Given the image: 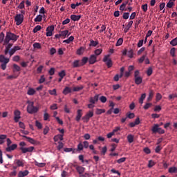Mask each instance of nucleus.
Wrapping results in <instances>:
<instances>
[{
    "label": "nucleus",
    "mask_w": 177,
    "mask_h": 177,
    "mask_svg": "<svg viewBox=\"0 0 177 177\" xmlns=\"http://www.w3.org/2000/svg\"><path fill=\"white\" fill-rule=\"evenodd\" d=\"M19 39V36L12 33L10 32H7L6 38L4 39L3 45H8L10 41H16Z\"/></svg>",
    "instance_id": "1"
},
{
    "label": "nucleus",
    "mask_w": 177,
    "mask_h": 177,
    "mask_svg": "<svg viewBox=\"0 0 177 177\" xmlns=\"http://www.w3.org/2000/svg\"><path fill=\"white\" fill-rule=\"evenodd\" d=\"M27 111L29 114H35L38 113V107L34 106V102L28 101Z\"/></svg>",
    "instance_id": "2"
},
{
    "label": "nucleus",
    "mask_w": 177,
    "mask_h": 177,
    "mask_svg": "<svg viewBox=\"0 0 177 177\" xmlns=\"http://www.w3.org/2000/svg\"><path fill=\"white\" fill-rule=\"evenodd\" d=\"M21 14H17L15 17L17 26H20L23 21H24V10L21 11Z\"/></svg>",
    "instance_id": "3"
},
{
    "label": "nucleus",
    "mask_w": 177,
    "mask_h": 177,
    "mask_svg": "<svg viewBox=\"0 0 177 177\" xmlns=\"http://www.w3.org/2000/svg\"><path fill=\"white\" fill-rule=\"evenodd\" d=\"M134 82L136 85H140L143 82V78L140 77V72L139 70H136L134 72Z\"/></svg>",
    "instance_id": "4"
},
{
    "label": "nucleus",
    "mask_w": 177,
    "mask_h": 177,
    "mask_svg": "<svg viewBox=\"0 0 177 177\" xmlns=\"http://www.w3.org/2000/svg\"><path fill=\"white\" fill-rule=\"evenodd\" d=\"M151 131L153 133H159V135H162L165 133V130L160 128V125H158V124H153Z\"/></svg>",
    "instance_id": "5"
},
{
    "label": "nucleus",
    "mask_w": 177,
    "mask_h": 177,
    "mask_svg": "<svg viewBox=\"0 0 177 177\" xmlns=\"http://www.w3.org/2000/svg\"><path fill=\"white\" fill-rule=\"evenodd\" d=\"M9 60V58H6L5 55H0V63H3L1 65V70H6V64H8Z\"/></svg>",
    "instance_id": "6"
},
{
    "label": "nucleus",
    "mask_w": 177,
    "mask_h": 177,
    "mask_svg": "<svg viewBox=\"0 0 177 177\" xmlns=\"http://www.w3.org/2000/svg\"><path fill=\"white\" fill-rule=\"evenodd\" d=\"M103 62L106 63L108 68L113 67V61L110 58V55H105Z\"/></svg>",
    "instance_id": "7"
},
{
    "label": "nucleus",
    "mask_w": 177,
    "mask_h": 177,
    "mask_svg": "<svg viewBox=\"0 0 177 177\" xmlns=\"http://www.w3.org/2000/svg\"><path fill=\"white\" fill-rule=\"evenodd\" d=\"M19 149L24 154H25V153H32V151H34V147H30L28 148L20 147Z\"/></svg>",
    "instance_id": "8"
},
{
    "label": "nucleus",
    "mask_w": 177,
    "mask_h": 177,
    "mask_svg": "<svg viewBox=\"0 0 177 177\" xmlns=\"http://www.w3.org/2000/svg\"><path fill=\"white\" fill-rule=\"evenodd\" d=\"M20 136H21L22 138H25V139H27L28 142H29V143H31V145H39V142H37L33 138H31L30 137H27L26 136L20 135Z\"/></svg>",
    "instance_id": "9"
},
{
    "label": "nucleus",
    "mask_w": 177,
    "mask_h": 177,
    "mask_svg": "<svg viewBox=\"0 0 177 177\" xmlns=\"http://www.w3.org/2000/svg\"><path fill=\"white\" fill-rule=\"evenodd\" d=\"M55 30V26H48L47 28H46V37H52L53 35V31Z\"/></svg>",
    "instance_id": "10"
},
{
    "label": "nucleus",
    "mask_w": 177,
    "mask_h": 177,
    "mask_svg": "<svg viewBox=\"0 0 177 177\" xmlns=\"http://www.w3.org/2000/svg\"><path fill=\"white\" fill-rule=\"evenodd\" d=\"M20 114H21V112L19 110H15V112H14V120L15 121V122H19V120L20 118H21V117H20Z\"/></svg>",
    "instance_id": "11"
},
{
    "label": "nucleus",
    "mask_w": 177,
    "mask_h": 177,
    "mask_svg": "<svg viewBox=\"0 0 177 177\" xmlns=\"http://www.w3.org/2000/svg\"><path fill=\"white\" fill-rule=\"evenodd\" d=\"M97 57H96V55H91L88 59L89 64H95V63H96V62H97Z\"/></svg>",
    "instance_id": "12"
},
{
    "label": "nucleus",
    "mask_w": 177,
    "mask_h": 177,
    "mask_svg": "<svg viewBox=\"0 0 177 177\" xmlns=\"http://www.w3.org/2000/svg\"><path fill=\"white\" fill-rule=\"evenodd\" d=\"M17 149V144H12V145H10L9 147H7L6 148V151L10 152L13 151V150H16Z\"/></svg>",
    "instance_id": "13"
},
{
    "label": "nucleus",
    "mask_w": 177,
    "mask_h": 177,
    "mask_svg": "<svg viewBox=\"0 0 177 177\" xmlns=\"http://www.w3.org/2000/svg\"><path fill=\"white\" fill-rule=\"evenodd\" d=\"M82 117V109H78L77 111V116L75 118V120L77 122H80Z\"/></svg>",
    "instance_id": "14"
},
{
    "label": "nucleus",
    "mask_w": 177,
    "mask_h": 177,
    "mask_svg": "<svg viewBox=\"0 0 177 177\" xmlns=\"http://www.w3.org/2000/svg\"><path fill=\"white\" fill-rule=\"evenodd\" d=\"M98 100H99V95L97 94L94 96V97H91L90 100H89V102L92 104H95V103H96V102H98Z\"/></svg>",
    "instance_id": "15"
},
{
    "label": "nucleus",
    "mask_w": 177,
    "mask_h": 177,
    "mask_svg": "<svg viewBox=\"0 0 177 177\" xmlns=\"http://www.w3.org/2000/svg\"><path fill=\"white\" fill-rule=\"evenodd\" d=\"M73 92V90L71 87L66 86L64 89L62 91L63 95H68V93H71Z\"/></svg>",
    "instance_id": "16"
},
{
    "label": "nucleus",
    "mask_w": 177,
    "mask_h": 177,
    "mask_svg": "<svg viewBox=\"0 0 177 177\" xmlns=\"http://www.w3.org/2000/svg\"><path fill=\"white\" fill-rule=\"evenodd\" d=\"M76 171L80 175H82V174L85 172V167H83L82 166H77L76 167Z\"/></svg>",
    "instance_id": "17"
},
{
    "label": "nucleus",
    "mask_w": 177,
    "mask_h": 177,
    "mask_svg": "<svg viewBox=\"0 0 177 177\" xmlns=\"http://www.w3.org/2000/svg\"><path fill=\"white\" fill-rule=\"evenodd\" d=\"M13 46V44H8L7 46H6V49L4 50V55H8L9 53V51L10 50V48Z\"/></svg>",
    "instance_id": "18"
},
{
    "label": "nucleus",
    "mask_w": 177,
    "mask_h": 177,
    "mask_svg": "<svg viewBox=\"0 0 177 177\" xmlns=\"http://www.w3.org/2000/svg\"><path fill=\"white\" fill-rule=\"evenodd\" d=\"M71 19L73 21H78V20H80V19H81V15H72L71 16Z\"/></svg>",
    "instance_id": "19"
},
{
    "label": "nucleus",
    "mask_w": 177,
    "mask_h": 177,
    "mask_svg": "<svg viewBox=\"0 0 177 177\" xmlns=\"http://www.w3.org/2000/svg\"><path fill=\"white\" fill-rule=\"evenodd\" d=\"M59 140H63V134H58L54 137V142H58Z\"/></svg>",
    "instance_id": "20"
},
{
    "label": "nucleus",
    "mask_w": 177,
    "mask_h": 177,
    "mask_svg": "<svg viewBox=\"0 0 177 177\" xmlns=\"http://www.w3.org/2000/svg\"><path fill=\"white\" fill-rule=\"evenodd\" d=\"M84 50H85V48L84 47H80L77 50L76 55L81 56V55H83Z\"/></svg>",
    "instance_id": "21"
},
{
    "label": "nucleus",
    "mask_w": 177,
    "mask_h": 177,
    "mask_svg": "<svg viewBox=\"0 0 177 177\" xmlns=\"http://www.w3.org/2000/svg\"><path fill=\"white\" fill-rule=\"evenodd\" d=\"M169 174H177V167H171L169 168Z\"/></svg>",
    "instance_id": "22"
},
{
    "label": "nucleus",
    "mask_w": 177,
    "mask_h": 177,
    "mask_svg": "<svg viewBox=\"0 0 177 177\" xmlns=\"http://www.w3.org/2000/svg\"><path fill=\"white\" fill-rule=\"evenodd\" d=\"M82 66V65H81V63L80 64V60H75L73 63V67H74V68L77 67H81Z\"/></svg>",
    "instance_id": "23"
},
{
    "label": "nucleus",
    "mask_w": 177,
    "mask_h": 177,
    "mask_svg": "<svg viewBox=\"0 0 177 177\" xmlns=\"http://www.w3.org/2000/svg\"><path fill=\"white\" fill-rule=\"evenodd\" d=\"M134 138H135V136L133 135L129 134L127 136V140H128L129 143H133Z\"/></svg>",
    "instance_id": "24"
},
{
    "label": "nucleus",
    "mask_w": 177,
    "mask_h": 177,
    "mask_svg": "<svg viewBox=\"0 0 177 177\" xmlns=\"http://www.w3.org/2000/svg\"><path fill=\"white\" fill-rule=\"evenodd\" d=\"M153 96H154V92L153 91V90H150L149 97L147 98L148 102H151V100L153 99Z\"/></svg>",
    "instance_id": "25"
},
{
    "label": "nucleus",
    "mask_w": 177,
    "mask_h": 177,
    "mask_svg": "<svg viewBox=\"0 0 177 177\" xmlns=\"http://www.w3.org/2000/svg\"><path fill=\"white\" fill-rule=\"evenodd\" d=\"M103 113H106V109H96L95 114H97V115H100V114H103Z\"/></svg>",
    "instance_id": "26"
},
{
    "label": "nucleus",
    "mask_w": 177,
    "mask_h": 177,
    "mask_svg": "<svg viewBox=\"0 0 177 177\" xmlns=\"http://www.w3.org/2000/svg\"><path fill=\"white\" fill-rule=\"evenodd\" d=\"M35 89L32 88H30L28 90L27 93L30 95V96H32V95H35Z\"/></svg>",
    "instance_id": "27"
},
{
    "label": "nucleus",
    "mask_w": 177,
    "mask_h": 177,
    "mask_svg": "<svg viewBox=\"0 0 177 177\" xmlns=\"http://www.w3.org/2000/svg\"><path fill=\"white\" fill-rule=\"evenodd\" d=\"M82 89H84V86H76V87H73V91L80 92V91H82Z\"/></svg>",
    "instance_id": "28"
},
{
    "label": "nucleus",
    "mask_w": 177,
    "mask_h": 177,
    "mask_svg": "<svg viewBox=\"0 0 177 177\" xmlns=\"http://www.w3.org/2000/svg\"><path fill=\"white\" fill-rule=\"evenodd\" d=\"M145 99H146V93L141 95V97L139 99V103H140V104H143V100H145Z\"/></svg>",
    "instance_id": "29"
},
{
    "label": "nucleus",
    "mask_w": 177,
    "mask_h": 177,
    "mask_svg": "<svg viewBox=\"0 0 177 177\" xmlns=\"http://www.w3.org/2000/svg\"><path fill=\"white\" fill-rule=\"evenodd\" d=\"M88 60H89L88 57H83L82 59V62L80 63L81 66H85V64L88 63Z\"/></svg>",
    "instance_id": "30"
},
{
    "label": "nucleus",
    "mask_w": 177,
    "mask_h": 177,
    "mask_svg": "<svg viewBox=\"0 0 177 177\" xmlns=\"http://www.w3.org/2000/svg\"><path fill=\"white\" fill-rule=\"evenodd\" d=\"M73 41H74V37L71 36L68 39H67L66 40H64V42L65 44H70L71 42H73Z\"/></svg>",
    "instance_id": "31"
},
{
    "label": "nucleus",
    "mask_w": 177,
    "mask_h": 177,
    "mask_svg": "<svg viewBox=\"0 0 177 177\" xmlns=\"http://www.w3.org/2000/svg\"><path fill=\"white\" fill-rule=\"evenodd\" d=\"M48 93H49L50 95H53V96H57V91H56V88H54V89H53V90H49V91H48Z\"/></svg>",
    "instance_id": "32"
},
{
    "label": "nucleus",
    "mask_w": 177,
    "mask_h": 177,
    "mask_svg": "<svg viewBox=\"0 0 177 177\" xmlns=\"http://www.w3.org/2000/svg\"><path fill=\"white\" fill-rule=\"evenodd\" d=\"M99 45V41L91 40L89 46H97Z\"/></svg>",
    "instance_id": "33"
},
{
    "label": "nucleus",
    "mask_w": 177,
    "mask_h": 177,
    "mask_svg": "<svg viewBox=\"0 0 177 177\" xmlns=\"http://www.w3.org/2000/svg\"><path fill=\"white\" fill-rule=\"evenodd\" d=\"M58 75L61 78H64L66 77V71L63 70L58 73Z\"/></svg>",
    "instance_id": "34"
},
{
    "label": "nucleus",
    "mask_w": 177,
    "mask_h": 177,
    "mask_svg": "<svg viewBox=\"0 0 177 177\" xmlns=\"http://www.w3.org/2000/svg\"><path fill=\"white\" fill-rule=\"evenodd\" d=\"M82 150H84V145H82V142H80L77 145V151H81Z\"/></svg>",
    "instance_id": "35"
},
{
    "label": "nucleus",
    "mask_w": 177,
    "mask_h": 177,
    "mask_svg": "<svg viewBox=\"0 0 177 177\" xmlns=\"http://www.w3.org/2000/svg\"><path fill=\"white\" fill-rule=\"evenodd\" d=\"M13 67H14L13 73H15V71H20L21 70L20 66H19V65L16 64H13Z\"/></svg>",
    "instance_id": "36"
},
{
    "label": "nucleus",
    "mask_w": 177,
    "mask_h": 177,
    "mask_svg": "<svg viewBox=\"0 0 177 177\" xmlns=\"http://www.w3.org/2000/svg\"><path fill=\"white\" fill-rule=\"evenodd\" d=\"M127 118H130V120H132V118H135V113H127Z\"/></svg>",
    "instance_id": "37"
},
{
    "label": "nucleus",
    "mask_w": 177,
    "mask_h": 177,
    "mask_svg": "<svg viewBox=\"0 0 177 177\" xmlns=\"http://www.w3.org/2000/svg\"><path fill=\"white\" fill-rule=\"evenodd\" d=\"M127 56L130 59H132V57H133V50L131 49L130 50H129L127 53Z\"/></svg>",
    "instance_id": "38"
},
{
    "label": "nucleus",
    "mask_w": 177,
    "mask_h": 177,
    "mask_svg": "<svg viewBox=\"0 0 177 177\" xmlns=\"http://www.w3.org/2000/svg\"><path fill=\"white\" fill-rule=\"evenodd\" d=\"M35 165H37V167H39V168H43V167H45V165H46V163H39L35 161Z\"/></svg>",
    "instance_id": "39"
},
{
    "label": "nucleus",
    "mask_w": 177,
    "mask_h": 177,
    "mask_svg": "<svg viewBox=\"0 0 177 177\" xmlns=\"http://www.w3.org/2000/svg\"><path fill=\"white\" fill-rule=\"evenodd\" d=\"M126 160H127V158L124 157L116 160V162H118V164H121L122 162H125Z\"/></svg>",
    "instance_id": "40"
},
{
    "label": "nucleus",
    "mask_w": 177,
    "mask_h": 177,
    "mask_svg": "<svg viewBox=\"0 0 177 177\" xmlns=\"http://www.w3.org/2000/svg\"><path fill=\"white\" fill-rule=\"evenodd\" d=\"M170 45H171L172 46H176V45H177V37H176L175 39H174L173 40H171L170 41Z\"/></svg>",
    "instance_id": "41"
},
{
    "label": "nucleus",
    "mask_w": 177,
    "mask_h": 177,
    "mask_svg": "<svg viewBox=\"0 0 177 177\" xmlns=\"http://www.w3.org/2000/svg\"><path fill=\"white\" fill-rule=\"evenodd\" d=\"M35 23L37 22H39V21H42V15H39L37 16V17L35 19Z\"/></svg>",
    "instance_id": "42"
},
{
    "label": "nucleus",
    "mask_w": 177,
    "mask_h": 177,
    "mask_svg": "<svg viewBox=\"0 0 177 177\" xmlns=\"http://www.w3.org/2000/svg\"><path fill=\"white\" fill-rule=\"evenodd\" d=\"M147 74L148 77H150L153 74V68L149 67L147 71Z\"/></svg>",
    "instance_id": "43"
},
{
    "label": "nucleus",
    "mask_w": 177,
    "mask_h": 177,
    "mask_svg": "<svg viewBox=\"0 0 177 177\" xmlns=\"http://www.w3.org/2000/svg\"><path fill=\"white\" fill-rule=\"evenodd\" d=\"M33 48L35 49H41V48H42V46H41V44H39V43H35L33 44Z\"/></svg>",
    "instance_id": "44"
},
{
    "label": "nucleus",
    "mask_w": 177,
    "mask_h": 177,
    "mask_svg": "<svg viewBox=\"0 0 177 177\" xmlns=\"http://www.w3.org/2000/svg\"><path fill=\"white\" fill-rule=\"evenodd\" d=\"M61 34V37H64V38H66V37L67 36V34H68V30H64L60 32Z\"/></svg>",
    "instance_id": "45"
},
{
    "label": "nucleus",
    "mask_w": 177,
    "mask_h": 177,
    "mask_svg": "<svg viewBox=\"0 0 177 177\" xmlns=\"http://www.w3.org/2000/svg\"><path fill=\"white\" fill-rule=\"evenodd\" d=\"M102 52H103V50L101 48L97 49L95 50V56H99V55H100L102 53Z\"/></svg>",
    "instance_id": "46"
},
{
    "label": "nucleus",
    "mask_w": 177,
    "mask_h": 177,
    "mask_svg": "<svg viewBox=\"0 0 177 177\" xmlns=\"http://www.w3.org/2000/svg\"><path fill=\"white\" fill-rule=\"evenodd\" d=\"M44 121H48V120H49V113H46V109L45 110V113L44 115Z\"/></svg>",
    "instance_id": "47"
},
{
    "label": "nucleus",
    "mask_w": 177,
    "mask_h": 177,
    "mask_svg": "<svg viewBox=\"0 0 177 177\" xmlns=\"http://www.w3.org/2000/svg\"><path fill=\"white\" fill-rule=\"evenodd\" d=\"M122 42H124V39L120 38L116 43V46H120L122 45Z\"/></svg>",
    "instance_id": "48"
},
{
    "label": "nucleus",
    "mask_w": 177,
    "mask_h": 177,
    "mask_svg": "<svg viewBox=\"0 0 177 177\" xmlns=\"http://www.w3.org/2000/svg\"><path fill=\"white\" fill-rule=\"evenodd\" d=\"M40 30H41V26L37 25L34 28L33 32L35 34V32H38V31H39Z\"/></svg>",
    "instance_id": "49"
},
{
    "label": "nucleus",
    "mask_w": 177,
    "mask_h": 177,
    "mask_svg": "<svg viewBox=\"0 0 177 177\" xmlns=\"http://www.w3.org/2000/svg\"><path fill=\"white\" fill-rule=\"evenodd\" d=\"M3 39H5V34H3V32L0 33V44H2L3 42Z\"/></svg>",
    "instance_id": "50"
},
{
    "label": "nucleus",
    "mask_w": 177,
    "mask_h": 177,
    "mask_svg": "<svg viewBox=\"0 0 177 177\" xmlns=\"http://www.w3.org/2000/svg\"><path fill=\"white\" fill-rule=\"evenodd\" d=\"M86 116H87L88 118H92L93 117V111H88L86 114Z\"/></svg>",
    "instance_id": "51"
},
{
    "label": "nucleus",
    "mask_w": 177,
    "mask_h": 177,
    "mask_svg": "<svg viewBox=\"0 0 177 177\" xmlns=\"http://www.w3.org/2000/svg\"><path fill=\"white\" fill-rule=\"evenodd\" d=\"M100 100L102 102V103H106L107 102V97L102 95L100 97Z\"/></svg>",
    "instance_id": "52"
},
{
    "label": "nucleus",
    "mask_w": 177,
    "mask_h": 177,
    "mask_svg": "<svg viewBox=\"0 0 177 177\" xmlns=\"http://www.w3.org/2000/svg\"><path fill=\"white\" fill-rule=\"evenodd\" d=\"M146 59V55H142L140 58L138 59V63L142 64L145 62Z\"/></svg>",
    "instance_id": "53"
},
{
    "label": "nucleus",
    "mask_w": 177,
    "mask_h": 177,
    "mask_svg": "<svg viewBox=\"0 0 177 177\" xmlns=\"http://www.w3.org/2000/svg\"><path fill=\"white\" fill-rule=\"evenodd\" d=\"M46 81L45 79V75H41L39 80V84H44V82Z\"/></svg>",
    "instance_id": "54"
},
{
    "label": "nucleus",
    "mask_w": 177,
    "mask_h": 177,
    "mask_svg": "<svg viewBox=\"0 0 177 177\" xmlns=\"http://www.w3.org/2000/svg\"><path fill=\"white\" fill-rule=\"evenodd\" d=\"M154 165H156V162H154V161L153 160L149 161V164H148L149 168H152V167H154Z\"/></svg>",
    "instance_id": "55"
},
{
    "label": "nucleus",
    "mask_w": 177,
    "mask_h": 177,
    "mask_svg": "<svg viewBox=\"0 0 177 177\" xmlns=\"http://www.w3.org/2000/svg\"><path fill=\"white\" fill-rule=\"evenodd\" d=\"M36 127L38 128V129H42V124L39 122V121H36Z\"/></svg>",
    "instance_id": "56"
},
{
    "label": "nucleus",
    "mask_w": 177,
    "mask_h": 177,
    "mask_svg": "<svg viewBox=\"0 0 177 177\" xmlns=\"http://www.w3.org/2000/svg\"><path fill=\"white\" fill-rule=\"evenodd\" d=\"M48 132H49V127L48 126H46L44 129L43 133L44 135H48Z\"/></svg>",
    "instance_id": "57"
},
{
    "label": "nucleus",
    "mask_w": 177,
    "mask_h": 177,
    "mask_svg": "<svg viewBox=\"0 0 177 177\" xmlns=\"http://www.w3.org/2000/svg\"><path fill=\"white\" fill-rule=\"evenodd\" d=\"M55 53H56V48H51L50 49V55H51V56H53V55H55Z\"/></svg>",
    "instance_id": "58"
},
{
    "label": "nucleus",
    "mask_w": 177,
    "mask_h": 177,
    "mask_svg": "<svg viewBox=\"0 0 177 177\" xmlns=\"http://www.w3.org/2000/svg\"><path fill=\"white\" fill-rule=\"evenodd\" d=\"M123 19H124V20L129 19V12H124Z\"/></svg>",
    "instance_id": "59"
},
{
    "label": "nucleus",
    "mask_w": 177,
    "mask_h": 177,
    "mask_svg": "<svg viewBox=\"0 0 177 177\" xmlns=\"http://www.w3.org/2000/svg\"><path fill=\"white\" fill-rule=\"evenodd\" d=\"M175 48H172L171 50H170V55L171 56H172V57H175Z\"/></svg>",
    "instance_id": "60"
},
{
    "label": "nucleus",
    "mask_w": 177,
    "mask_h": 177,
    "mask_svg": "<svg viewBox=\"0 0 177 177\" xmlns=\"http://www.w3.org/2000/svg\"><path fill=\"white\" fill-rule=\"evenodd\" d=\"M17 9H24V1L20 3L17 7Z\"/></svg>",
    "instance_id": "61"
},
{
    "label": "nucleus",
    "mask_w": 177,
    "mask_h": 177,
    "mask_svg": "<svg viewBox=\"0 0 177 177\" xmlns=\"http://www.w3.org/2000/svg\"><path fill=\"white\" fill-rule=\"evenodd\" d=\"M89 120L90 118L86 116V115L82 118L83 122H89Z\"/></svg>",
    "instance_id": "62"
},
{
    "label": "nucleus",
    "mask_w": 177,
    "mask_h": 177,
    "mask_svg": "<svg viewBox=\"0 0 177 177\" xmlns=\"http://www.w3.org/2000/svg\"><path fill=\"white\" fill-rule=\"evenodd\" d=\"M175 97H177L176 93L170 94L169 95V99L171 100V99H175Z\"/></svg>",
    "instance_id": "63"
},
{
    "label": "nucleus",
    "mask_w": 177,
    "mask_h": 177,
    "mask_svg": "<svg viewBox=\"0 0 177 177\" xmlns=\"http://www.w3.org/2000/svg\"><path fill=\"white\" fill-rule=\"evenodd\" d=\"M48 74H50V75H55V68H51L48 71Z\"/></svg>",
    "instance_id": "64"
}]
</instances>
